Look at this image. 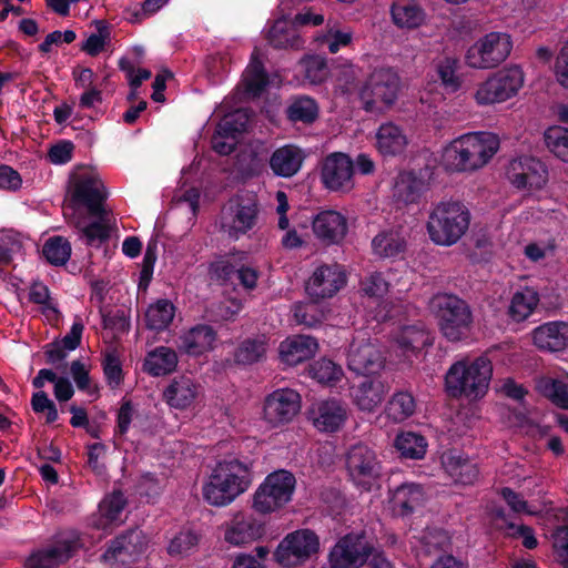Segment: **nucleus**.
Here are the masks:
<instances>
[{
  "label": "nucleus",
  "mask_w": 568,
  "mask_h": 568,
  "mask_svg": "<svg viewBox=\"0 0 568 568\" xmlns=\"http://www.w3.org/2000/svg\"><path fill=\"white\" fill-rule=\"evenodd\" d=\"M317 536L310 529H300L288 534L275 550L276 561L284 567H296L318 551Z\"/></svg>",
  "instance_id": "nucleus-11"
},
{
  "label": "nucleus",
  "mask_w": 568,
  "mask_h": 568,
  "mask_svg": "<svg viewBox=\"0 0 568 568\" xmlns=\"http://www.w3.org/2000/svg\"><path fill=\"white\" fill-rule=\"evenodd\" d=\"M389 288V281L386 274L374 272L361 282V292L371 298L383 297Z\"/></svg>",
  "instance_id": "nucleus-59"
},
{
  "label": "nucleus",
  "mask_w": 568,
  "mask_h": 568,
  "mask_svg": "<svg viewBox=\"0 0 568 568\" xmlns=\"http://www.w3.org/2000/svg\"><path fill=\"white\" fill-rule=\"evenodd\" d=\"M223 539L233 547H244L265 535V524L255 516L236 511L222 525Z\"/></svg>",
  "instance_id": "nucleus-15"
},
{
  "label": "nucleus",
  "mask_w": 568,
  "mask_h": 568,
  "mask_svg": "<svg viewBox=\"0 0 568 568\" xmlns=\"http://www.w3.org/2000/svg\"><path fill=\"white\" fill-rule=\"evenodd\" d=\"M148 547L146 535L140 529H133L112 540L102 555V560L110 567H128L138 561Z\"/></svg>",
  "instance_id": "nucleus-12"
},
{
  "label": "nucleus",
  "mask_w": 568,
  "mask_h": 568,
  "mask_svg": "<svg viewBox=\"0 0 568 568\" xmlns=\"http://www.w3.org/2000/svg\"><path fill=\"white\" fill-rule=\"evenodd\" d=\"M257 219L258 206L254 200L231 202L222 212L221 229L230 237L237 240L255 226Z\"/></svg>",
  "instance_id": "nucleus-18"
},
{
  "label": "nucleus",
  "mask_w": 568,
  "mask_h": 568,
  "mask_svg": "<svg viewBox=\"0 0 568 568\" xmlns=\"http://www.w3.org/2000/svg\"><path fill=\"white\" fill-rule=\"evenodd\" d=\"M310 376L320 384L335 386L344 376L343 368L328 358H320L310 365Z\"/></svg>",
  "instance_id": "nucleus-49"
},
{
  "label": "nucleus",
  "mask_w": 568,
  "mask_h": 568,
  "mask_svg": "<svg viewBox=\"0 0 568 568\" xmlns=\"http://www.w3.org/2000/svg\"><path fill=\"white\" fill-rule=\"evenodd\" d=\"M300 409V394L291 388H281L265 398L263 417L266 423L276 427L292 422Z\"/></svg>",
  "instance_id": "nucleus-17"
},
{
  "label": "nucleus",
  "mask_w": 568,
  "mask_h": 568,
  "mask_svg": "<svg viewBox=\"0 0 568 568\" xmlns=\"http://www.w3.org/2000/svg\"><path fill=\"white\" fill-rule=\"evenodd\" d=\"M375 138L376 148L383 155L400 154L408 144V138L404 130L393 122L381 124L376 131Z\"/></svg>",
  "instance_id": "nucleus-33"
},
{
  "label": "nucleus",
  "mask_w": 568,
  "mask_h": 568,
  "mask_svg": "<svg viewBox=\"0 0 568 568\" xmlns=\"http://www.w3.org/2000/svg\"><path fill=\"white\" fill-rule=\"evenodd\" d=\"M416 404L412 394L396 393L387 404L386 414L394 422H403L415 412Z\"/></svg>",
  "instance_id": "nucleus-53"
},
{
  "label": "nucleus",
  "mask_w": 568,
  "mask_h": 568,
  "mask_svg": "<svg viewBox=\"0 0 568 568\" xmlns=\"http://www.w3.org/2000/svg\"><path fill=\"white\" fill-rule=\"evenodd\" d=\"M386 394L385 385L378 379H365L353 386L351 396L362 410L372 412L381 405Z\"/></svg>",
  "instance_id": "nucleus-35"
},
{
  "label": "nucleus",
  "mask_w": 568,
  "mask_h": 568,
  "mask_svg": "<svg viewBox=\"0 0 568 568\" xmlns=\"http://www.w3.org/2000/svg\"><path fill=\"white\" fill-rule=\"evenodd\" d=\"M510 183L519 190H541L548 181L546 165L534 156L523 155L510 161L507 171Z\"/></svg>",
  "instance_id": "nucleus-13"
},
{
  "label": "nucleus",
  "mask_w": 568,
  "mask_h": 568,
  "mask_svg": "<svg viewBox=\"0 0 568 568\" xmlns=\"http://www.w3.org/2000/svg\"><path fill=\"white\" fill-rule=\"evenodd\" d=\"M406 237L399 230L378 233L372 241L374 254L379 257H396L406 250Z\"/></svg>",
  "instance_id": "nucleus-42"
},
{
  "label": "nucleus",
  "mask_w": 568,
  "mask_h": 568,
  "mask_svg": "<svg viewBox=\"0 0 568 568\" xmlns=\"http://www.w3.org/2000/svg\"><path fill=\"white\" fill-rule=\"evenodd\" d=\"M294 320L298 324L313 327L322 322L324 318L323 312H321L316 305V302L300 303L294 306L293 311Z\"/></svg>",
  "instance_id": "nucleus-63"
},
{
  "label": "nucleus",
  "mask_w": 568,
  "mask_h": 568,
  "mask_svg": "<svg viewBox=\"0 0 568 568\" xmlns=\"http://www.w3.org/2000/svg\"><path fill=\"white\" fill-rule=\"evenodd\" d=\"M267 40L277 49H300L303 45L294 23L284 16L273 22L267 31Z\"/></svg>",
  "instance_id": "nucleus-38"
},
{
  "label": "nucleus",
  "mask_w": 568,
  "mask_h": 568,
  "mask_svg": "<svg viewBox=\"0 0 568 568\" xmlns=\"http://www.w3.org/2000/svg\"><path fill=\"white\" fill-rule=\"evenodd\" d=\"M318 108L316 102L308 97L297 98L288 106L287 113L292 121L310 123L317 116Z\"/></svg>",
  "instance_id": "nucleus-55"
},
{
  "label": "nucleus",
  "mask_w": 568,
  "mask_h": 568,
  "mask_svg": "<svg viewBox=\"0 0 568 568\" xmlns=\"http://www.w3.org/2000/svg\"><path fill=\"white\" fill-rule=\"evenodd\" d=\"M348 477L358 488L371 490L382 476V462L377 453L366 444L349 447L345 457Z\"/></svg>",
  "instance_id": "nucleus-9"
},
{
  "label": "nucleus",
  "mask_w": 568,
  "mask_h": 568,
  "mask_svg": "<svg viewBox=\"0 0 568 568\" xmlns=\"http://www.w3.org/2000/svg\"><path fill=\"white\" fill-rule=\"evenodd\" d=\"M458 69L459 60L453 55L443 57L435 64L442 85L450 92H456L462 88L463 79L458 74Z\"/></svg>",
  "instance_id": "nucleus-48"
},
{
  "label": "nucleus",
  "mask_w": 568,
  "mask_h": 568,
  "mask_svg": "<svg viewBox=\"0 0 568 568\" xmlns=\"http://www.w3.org/2000/svg\"><path fill=\"white\" fill-rule=\"evenodd\" d=\"M531 339L540 351H564L568 347V322L554 321L541 324L531 332Z\"/></svg>",
  "instance_id": "nucleus-25"
},
{
  "label": "nucleus",
  "mask_w": 568,
  "mask_h": 568,
  "mask_svg": "<svg viewBox=\"0 0 568 568\" xmlns=\"http://www.w3.org/2000/svg\"><path fill=\"white\" fill-rule=\"evenodd\" d=\"M384 355L377 343L365 334L355 336L347 352L348 368L358 374H373L384 365Z\"/></svg>",
  "instance_id": "nucleus-19"
},
{
  "label": "nucleus",
  "mask_w": 568,
  "mask_h": 568,
  "mask_svg": "<svg viewBox=\"0 0 568 568\" xmlns=\"http://www.w3.org/2000/svg\"><path fill=\"white\" fill-rule=\"evenodd\" d=\"M296 488L295 476L285 469L268 474L252 495V509L260 515H270L292 501Z\"/></svg>",
  "instance_id": "nucleus-6"
},
{
  "label": "nucleus",
  "mask_w": 568,
  "mask_h": 568,
  "mask_svg": "<svg viewBox=\"0 0 568 568\" xmlns=\"http://www.w3.org/2000/svg\"><path fill=\"white\" fill-rule=\"evenodd\" d=\"M425 501L423 487L414 483H405L390 493L389 505L394 515L408 516Z\"/></svg>",
  "instance_id": "nucleus-27"
},
{
  "label": "nucleus",
  "mask_w": 568,
  "mask_h": 568,
  "mask_svg": "<svg viewBox=\"0 0 568 568\" xmlns=\"http://www.w3.org/2000/svg\"><path fill=\"white\" fill-rule=\"evenodd\" d=\"M536 388L556 406L568 409V374L542 376L538 378Z\"/></svg>",
  "instance_id": "nucleus-40"
},
{
  "label": "nucleus",
  "mask_w": 568,
  "mask_h": 568,
  "mask_svg": "<svg viewBox=\"0 0 568 568\" xmlns=\"http://www.w3.org/2000/svg\"><path fill=\"white\" fill-rule=\"evenodd\" d=\"M539 304V294L532 287H523L510 298L508 314L515 322L527 320Z\"/></svg>",
  "instance_id": "nucleus-41"
},
{
  "label": "nucleus",
  "mask_w": 568,
  "mask_h": 568,
  "mask_svg": "<svg viewBox=\"0 0 568 568\" xmlns=\"http://www.w3.org/2000/svg\"><path fill=\"white\" fill-rule=\"evenodd\" d=\"M175 315V306L169 300H158L145 312V323L150 329H165Z\"/></svg>",
  "instance_id": "nucleus-45"
},
{
  "label": "nucleus",
  "mask_w": 568,
  "mask_h": 568,
  "mask_svg": "<svg viewBox=\"0 0 568 568\" xmlns=\"http://www.w3.org/2000/svg\"><path fill=\"white\" fill-rule=\"evenodd\" d=\"M428 190V183L414 173L405 172L397 176L393 195L404 204L417 203Z\"/></svg>",
  "instance_id": "nucleus-36"
},
{
  "label": "nucleus",
  "mask_w": 568,
  "mask_h": 568,
  "mask_svg": "<svg viewBox=\"0 0 568 568\" xmlns=\"http://www.w3.org/2000/svg\"><path fill=\"white\" fill-rule=\"evenodd\" d=\"M400 88V78L394 69L378 68L359 85L357 100L364 111L383 114L395 104Z\"/></svg>",
  "instance_id": "nucleus-5"
},
{
  "label": "nucleus",
  "mask_w": 568,
  "mask_h": 568,
  "mask_svg": "<svg viewBox=\"0 0 568 568\" xmlns=\"http://www.w3.org/2000/svg\"><path fill=\"white\" fill-rule=\"evenodd\" d=\"M347 407L337 399H325L314 403L308 409V419L321 433H335L345 424Z\"/></svg>",
  "instance_id": "nucleus-22"
},
{
  "label": "nucleus",
  "mask_w": 568,
  "mask_h": 568,
  "mask_svg": "<svg viewBox=\"0 0 568 568\" xmlns=\"http://www.w3.org/2000/svg\"><path fill=\"white\" fill-rule=\"evenodd\" d=\"M253 481L252 465L237 458L216 464L202 484L203 499L211 506L225 507L244 494Z\"/></svg>",
  "instance_id": "nucleus-2"
},
{
  "label": "nucleus",
  "mask_w": 568,
  "mask_h": 568,
  "mask_svg": "<svg viewBox=\"0 0 568 568\" xmlns=\"http://www.w3.org/2000/svg\"><path fill=\"white\" fill-rule=\"evenodd\" d=\"M305 78L312 84L322 83L328 75L327 62L324 57L311 55L301 61Z\"/></svg>",
  "instance_id": "nucleus-57"
},
{
  "label": "nucleus",
  "mask_w": 568,
  "mask_h": 568,
  "mask_svg": "<svg viewBox=\"0 0 568 568\" xmlns=\"http://www.w3.org/2000/svg\"><path fill=\"white\" fill-rule=\"evenodd\" d=\"M98 219L93 223H85L84 219L78 214H73L72 223L79 229L82 235L87 239L88 244L102 242L109 237L110 219L108 211L104 207L100 214H92Z\"/></svg>",
  "instance_id": "nucleus-43"
},
{
  "label": "nucleus",
  "mask_w": 568,
  "mask_h": 568,
  "mask_svg": "<svg viewBox=\"0 0 568 568\" xmlns=\"http://www.w3.org/2000/svg\"><path fill=\"white\" fill-rule=\"evenodd\" d=\"M125 506V499L122 493L114 491L106 496L99 505L98 513L92 519V524L98 529L106 530L118 526L123 521L122 513Z\"/></svg>",
  "instance_id": "nucleus-32"
},
{
  "label": "nucleus",
  "mask_w": 568,
  "mask_h": 568,
  "mask_svg": "<svg viewBox=\"0 0 568 568\" xmlns=\"http://www.w3.org/2000/svg\"><path fill=\"white\" fill-rule=\"evenodd\" d=\"M314 236L325 246L341 244L348 233L347 217L335 210L318 212L312 220Z\"/></svg>",
  "instance_id": "nucleus-21"
},
{
  "label": "nucleus",
  "mask_w": 568,
  "mask_h": 568,
  "mask_svg": "<svg viewBox=\"0 0 568 568\" xmlns=\"http://www.w3.org/2000/svg\"><path fill=\"white\" fill-rule=\"evenodd\" d=\"M346 284V274L341 265H321L306 282L305 291L314 301L333 297Z\"/></svg>",
  "instance_id": "nucleus-20"
},
{
  "label": "nucleus",
  "mask_w": 568,
  "mask_h": 568,
  "mask_svg": "<svg viewBox=\"0 0 568 568\" xmlns=\"http://www.w3.org/2000/svg\"><path fill=\"white\" fill-rule=\"evenodd\" d=\"M395 447L405 458L420 459L426 454V439L416 433L404 432L396 436Z\"/></svg>",
  "instance_id": "nucleus-50"
},
{
  "label": "nucleus",
  "mask_w": 568,
  "mask_h": 568,
  "mask_svg": "<svg viewBox=\"0 0 568 568\" xmlns=\"http://www.w3.org/2000/svg\"><path fill=\"white\" fill-rule=\"evenodd\" d=\"M432 343L430 333L422 323L403 326L394 335V347L405 357L416 354Z\"/></svg>",
  "instance_id": "nucleus-28"
},
{
  "label": "nucleus",
  "mask_w": 568,
  "mask_h": 568,
  "mask_svg": "<svg viewBox=\"0 0 568 568\" xmlns=\"http://www.w3.org/2000/svg\"><path fill=\"white\" fill-rule=\"evenodd\" d=\"M199 544V536L190 529L181 530L169 542L168 551L173 557L189 555Z\"/></svg>",
  "instance_id": "nucleus-56"
},
{
  "label": "nucleus",
  "mask_w": 568,
  "mask_h": 568,
  "mask_svg": "<svg viewBox=\"0 0 568 568\" xmlns=\"http://www.w3.org/2000/svg\"><path fill=\"white\" fill-rule=\"evenodd\" d=\"M70 374L80 390L89 395L98 393V387L90 377V366L82 361H73L70 366Z\"/></svg>",
  "instance_id": "nucleus-62"
},
{
  "label": "nucleus",
  "mask_w": 568,
  "mask_h": 568,
  "mask_svg": "<svg viewBox=\"0 0 568 568\" xmlns=\"http://www.w3.org/2000/svg\"><path fill=\"white\" fill-rule=\"evenodd\" d=\"M318 351L317 341L308 335H293L286 337L278 346L280 361L287 366H296Z\"/></svg>",
  "instance_id": "nucleus-24"
},
{
  "label": "nucleus",
  "mask_w": 568,
  "mask_h": 568,
  "mask_svg": "<svg viewBox=\"0 0 568 568\" xmlns=\"http://www.w3.org/2000/svg\"><path fill=\"white\" fill-rule=\"evenodd\" d=\"M372 548L366 538L359 534H348L342 537L328 554V564L335 568H361Z\"/></svg>",
  "instance_id": "nucleus-16"
},
{
  "label": "nucleus",
  "mask_w": 568,
  "mask_h": 568,
  "mask_svg": "<svg viewBox=\"0 0 568 568\" xmlns=\"http://www.w3.org/2000/svg\"><path fill=\"white\" fill-rule=\"evenodd\" d=\"M318 48H327L331 53H337L342 48L353 41V32L349 28H341L337 21L328 20L324 31L314 37Z\"/></svg>",
  "instance_id": "nucleus-39"
},
{
  "label": "nucleus",
  "mask_w": 568,
  "mask_h": 568,
  "mask_svg": "<svg viewBox=\"0 0 568 568\" xmlns=\"http://www.w3.org/2000/svg\"><path fill=\"white\" fill-rule=\"evenodd\" d=\"M243 257L244 254L242 253L239 254V260L235 255L219 257L210 265L211 276L223 282L230 281L232 275L236 273V268L240 266L239 262H241Z\"/></svg>",
  "instance_id": "nucleus-58"
},
{
  "label": "nucleus",
  "mask_w": 568,
  "mask_h": 568,
  "mask_svg": "<svg viewBox=\"0 0 568 568\" xmlns=\"http://www.w3.org/2000/svg\"><path fill=\"white\" fill-rule=\"evenodd\" d=\"M470 212L459 201H442L435 204L426 222L429 240L438 246L449 247L458 243L470 225Z\"/></svg>",
  "instance_id": "nucleus-4"
},
{
  "label": "nucleus",
  "mask_w": 568,
  "mask_h": 568,
  "mask_svg": "<svg viewBox=\"0 0 568 568\" xmlns=\"http://www.w3.org/2000/svg\"><path fill=\"white\" fill-rule=\"evenodd\" d=\"M69 194L75 214L80 206H84L90 214H100L104 209L106 191L100 178L93 172L77 173L72 179Z\"/></svg>",
  "instance_id": "nucleus-10"
},
{
  "label": "nucleus",
  "mask_w": 568,
  "mask_h": 568,
  "mask_svg": "<svg viewBox=\"0 0 568 568\" xmlns=\"http://www.w3.org/2000/svg\"><path fill=\"white\" fill-rule=\"evenodd\" d=\"M243 84L246 93L252 97L260 95L267 84V77L256 49L253 51L251 61L243 73Z\"/></svg>",
  "instance_id": "nucleus-46"
},
{
  "label": "nucleus",
  "mask_w": 568,
  "mask_h": 568,
  "mask_svg": "<svg viewBox=\"0 0 568 568\" xmlns=\"http://www.w3.org/2000/svg\"><path fill=\"white\" fill-rule=\"evenodd\" d=\"M493 377V364L487 356L455 362L445 375V390L453 398L476 402L484 398Z\"/></svg>",
  "instance_id": "nucleus-3"
},
{
  "label": "nucleus",
  "mask_w": 568,
  "mask_h": 568,
  "mask_svg": "<svg viewBox=\"0 0 568 568\" xmlns=\"http://www.w3.org/2000/svg\"><path fill=\"white\" fill-rule=\"evenodd\" d=\"M446 474L458 485H474L478 480L477 465L457 450L445 452L440 457Z\"/></svg>",
  "instance_id": "nucleus-26"
},
{
  "label": "nucleus",
  "mask_w": 568,
  "mask_h": 568,
  "mask_svg": "<svg viewBox=\"0 0 568 568\" xmlns=\"http://www.w3.org/2000/svg\"><path fill=\"white\" fill-rule=\"evenodd\" d=\"M304 161L303 151L292 144L276 149L270 158V166L273 173L282 178L295 175Z\"/></svg>",
  "instance_id": "nucleus-31"
},
{
  "label": "nucleus",
  "mask_w": 568,
  "mask_h": 568,
  "mask_svg": "<svg viewBox=\"0 0 568 568\" xmlns=\"http://www.w3.org/2000/svg\"><path fill=\"white\" fill-rule=\"evenodd\" d=\"M43 255L53 265H64L71 255V244L62 236L51 237L43 245Z\"/></svg>",
  "instance_id": "nucleus-54"
},
{
  "label": "nucleus",
  "mask_w": 568,
  "mask_h": 568,
  "mask_svg": "<svg viewBox=\"0 0 568 568\" xmlns=\"http://www.w3.org/2000/svg\"><path fill=\"white\" fill-rule=\"evenodd\" d=\"M354 161L345 153L326 155L321 165V181L332 192H349L354 185Z\"/></svg>",
  "instance_id": "nucleus-14"
},
{
  "label": "nucleus",
  "mask_w": 568,
  "mask_h": 568,
  "mask_svg": "<svg viewBox=\"0 0 568 568\" xmlns=\"http://www.w3.org/2000/svg\"><path fill=\"white\" fill-rule=\"evenodd\" d=\"M202 386L192 377L181 375L174 377L163 390L165 404L176 410L192 408L201 398Z\"/></svg>",
  "instance_id": "nucleus-23"
},
{
  "label": "nucleus",
  "mask_w": 568,
  "mask_h": 568,
  "mask_svg": "<svg viewBox=\"0 0 568 568\" xmlns=\"http://www.w3.org/2000/svg\"><path fill=\"white\" fill-rule=\"evenodd\" d=\"M97 26L98 32L90 34L81 45V50L91 57H95L101 53L110 40L108 27L101 21H99Z\"/></svg>",
  "instance_id": "nucleus-64"
},
{
  "label": "nucleus",
  "mask_w": 568,
  "mask_h": 568,
  "mask_svg": "<svg viewBox=\"0 0 568 568\" xmlns=\"http://www.w3.org/2000/svg\"><path fill=\"white\" fill-rule=\"evenodd\" d=\"M513 41L508 33L491 31L477 39L465 53V64L475 70L494 69L510 54Z\"/></svg>",
  "instance_id": "nucleus-8"
},
{
  "label": "nucleus",
  "mask_w": 568,
  "mask_h": 568,
  "mask_svg": "<svg viewBox=\"0 0 568 568\" xmlns=\"http://www.w3.org/2000/svg\"><path fill=\"white\" fill-rule=\"evenodd\" d=\"M216 332L209 325H196L180 336V349L189 355L199 356L214 348Z\"/></svg>",
  "instance_id": "nucleus-30"
},
{
  "label": "nucleus",
  "mask_w": 568,
  "mask_h": 568,
  "mask_svg": "<svg viewBox=\"0 0 568 568\" xmlns=\"http://www.w3.org/2000/svg\"><path fill=\"white\" fill-rule=\"evenodd\" d=\"M179 363L178 354L166 346L155 347L144 358L143 369L151 376H164L175 371Z\"/></svg>",
  "instance_id": "nucleus-37"
},
{
  "label": "nucleus",
  "mask_w": 568,
  "mask_h": 568,
  "mask_svg": "<svg viewBox=\"0 0 568 568\" xmlns=\"http://www.w3.org/2000/svg\"><path fill=\"white\" fill-rule=\"evenodd\" d=\"M268 339L265 335L244 339L234 352V361L240 365H252L265 358Z\"/></svg>",
  "instance_id": "nucleus-44"
},
{
  "label": "nucleus",
  "mask_w": 568,
  "mask_h": 568,
  "mask_svg": "<svg viewBox=\"0 0 568 568\" xmlns=\"http://www.w3.org/2000/svg\"><path fill=\"white\" fill-rule=\"evenodd\" d=\"M548 151L568 163V129L561 125L549 126L544 133Z\"/></svg>",
  "instance_id": "nucleus-51"
},
{
  "label": "nucleus",
  "mask_w": 568,
  "mask_h": 568,
  "mask_svg": "<svg viewBox=\"0 0 568 568\" xmlns=\"http://www.w3.org/2000/svg\"><path fill=\"white\" fill-rule=\"evenodd\" d=\"M497 81L505 100H509L518 94L524 87L525 75L520 67L509 65L493 73Z\"/></svg>",
  "instance_id": "nucleus-47"
},
{
  "label": "nucleus",
  "mask_w": 568,
  "mask_h": 568,
  "mask_svg": "<svg viewBox=\"0 0 568 568\" xmlns=\"http://www.w3.org/2000/svg\"><path fill=\"white\" fill-rule=\"evenodd\" d=\"M473 98L480 106L493 105L506 101L503 90H500L493 73L476 85Z\"/></svg>",
  "instance_id": "nucleus-52"
},
{
  "label": "nucleus",
  "mask_w": 568,
  "mask_h": 568,
  "mask_svg": "<svg viewBox=\"0 0 568 568\" xmlns=\"http://www.w3.org/2000/svg\"><path fill=\"white\" fill-rule=\"evenodd\" d=\"M359 70L349 64L342 68L341 73L336 80V92L351 98L353 94L357 95L359 85L356 84Z\"/></svg>",
  "instance_id": "nucleus-61"
},
{
  "label": "nucleus",
  "mask_w": 568,
  "mask_h": 568,
  "mask_svg": "<svg viewBox=\"0 0 568 568\" xmlns=\"http://www.w3.org/2000/svg\"><path fill=\"white\" fill-rule=\"evenodd\" d=\"M74 550V542L61 540L54 545L32 552L26 560L27 568H57L67 561Z\"/></svg>",
  "instance_id": "nucleus-29"
},
{
  "label": "nucleus",
  "mask_w": 568,
  "mask_h": 568,
  "mask_svg": "<svg viewBox=\"0 0 568 568\" xmlns=\"http://www.w3.org/2000/svg\"><path fill=\"white\" fill-rule=\"evenodd\" d=\"M250 122L247 110L237 109L222 118L217 126L222 132H227L237 138V134L245 131Z\"/></svg>",
  "instance_id": "nucleus-60"
},
{
  "label": "nucleus",
  "mask_w": 568,
  "mask_h": 568,
  "mask_svg": "<svg viewBox=\"0 0 568 568\" xmlns=\"http://www.w3.org/2000/svg\"><path fill=\"white\" fill-rule=\"evenodd\" d=\"M500 146L490 132H469L452 140L442 152V165L450 173H474L485 168Z\"/></svg>",
  "instance_id": "nucleus-1"
},
{
  "label": "nucleus",
  "mask_w": 568,
  "mask_h": 568,
  "mask_svg": "<svg viewBox=\"0 0 568 568\" xmlns=\"http://www.w3.org/2000/svg\"><path fill=\"white\" fill-rule=\"evenodd\" d=\"M430 306L438 320L442 334L450 342L467 337L471 325V312L458 296L447 293L436 294Z\"/></svg>",
  "instance_id": "nucleus-7"
},
{
  "label": "nucleus",
  "mask_w": 568,
  "mask_h": 568,
  "mask_svg": "<svg viewBox=\"0 0 568 568\" xmlns=\"http://www.w3.org/2000/svg\"><path fill=\"white\" fill-rule=\"evenodd\" d=\"M392 22L402 30H414L426 21L425 10L415 1L398 0L390 7Z\"/></svg>",
  "instance_id": "nucleus-34"
}]
</instances>
